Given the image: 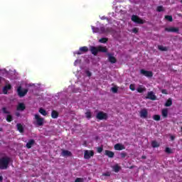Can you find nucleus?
Masks as SVG:
<instances>
[{"mask_svg":"<svg viewBox=\"0 0 182 182\" xmlns=\"http://www.w3.org/2000/svg\"><path fill=\"white\" fill-rule=\"evenodd\" d=\"M12 159L9 156H3L0 158V170H6L9 168V163Z\"/></svg>","mask_w":182,"mask_h":182,"instance_id":"obj_1","label":"nucleus"},{"mask_svg":"<svg viewBox=\"0 0 182 182\" xmlns=\"http://www.w3.org/2000/svg\"><path fill=\"white\" fill-rule=\"evenodd\" d=\"M90 50L92 53V55H94V56H97V53L99 52H101L102 53H107V48L106 47H103L102 46H99L98 47L91 46L90 47Z\"/></svg>","mask_w":182,"mask_h":182,"instance_id":"obj_2","label":"nucleus"},{"mask_svg":"<svg viewBox=\"0 0 182 182\" xmlns=\"http://www.w3.org/2000/svg\"><path fill=\"white\" fill-rule=\"evenodd\" d=\"M35 122H34V124L36 126H38V127H41L42 126H43V124H45V119L41 117V115L36 114L35 116Z\"/></svg>","mask_w":182,"mask_h":182,"instance_id":"obj_3","label":"nucleus"},{"mask_svg":"<svg viewBox=\"0 0 182 182\" xmlns=\"http://www.w3.org/2000/svg\"><path fill=\"white\" fill-rule=\"evenodd\" d=\"M108 117L109 115H107V113L103 111H100L96 115V119L98 120H107Z\"/></svg>","mask_w":182,"mask_h":182,"instance_id":"obj_4","label":"nucleus"},{"mask_svg":"<svg viewBox=\"0 0 182 182\" xmlns=\"http://www.w3.org/2000/svg\"><path fill=\"white\" fill-rule=\"evenodd\" d=\"M1 110L4 114H7L6 118V122H8V123H11V122L14 120V117L11 115V112L7 111L6 107H4Z\"/></svg>","mask_w":182,"mask_h":182,"instance_id":"obj_5","label":"nucleus"},{"mask_svg":"<svg viewBox=\"0 0 182 182\" xmlns=\"http://www.w3.org/2000/svg\"><path fill=\"white\" fill-rule=\"evenodd\" d=\"M93 156H95V151L92 150H85L84 152V159L85 160H89Z\"/></svg>","mask_w":182,"mask_h":182,"instance_id":"obj_6","label":"nucleus"},{"mask_svg":"<svg viewBox=\"0 0 182 182\" xmlns=\"http://www.w3.org/2000/svg\"><path fill=\"white\" fill-rule=\"evenodd\" d=\"M131 21H132V22H134L135 23H139L140 25H143V23H144V21L141 18H140L139 16L136 15H132Z\"/></svg>","mask_w":182,"mask_h":182,"instance_id":"obj_7","label":"nucleus"},{"mask_svg":"<svg viewBox=\"0 0 182 182\" xmlns=\"http://www.w3.org/2000/svg\"><path fill=\"white\" fill-rule=\"evenodd\" d=\"M89 52V48L87 46L80 47L78 51H75L74 55H83V53H86Z\"/></svg>","mask_w":182,"mask_h":182,"instance_id":"obj_8","label":"nucleus"},{"mask_svg":"<svg viewBox=\"0 0 182 182\" xmlns=\"http://www.w3.org/2000/svg\"><path fill=\"white\" fill-rule=\"evenodd\" d=\"M17 92L19 97H23L28 93V89H22V87H18L17 89Z\"/></svg>","mask_w":182,"mask_h":182,"instance_id":"obj_9","label":"nucleus"},{"mask_svg":"<svg viewBox=\"0 0 182 182\" xmlns=\"http://www.w3.org/2000/svg\"><path fill=\"white\" fill-rule=\"evenodd\" d=\"M140 74L143 75V76H145L146 77H153V72L152 71H148L144 69H141Z\"/></svg>","mask_w":182,"mask_h":182,"instance_id":"obj_10","label":"nucleus"},{"mask_svg":"<svg viewBox=\"0 0 182 182\" xmlns=\"http://www.w3.org/2000/svg\"><path fill=\"white\" fill-rule=\"evenodd\" d=\"M166 32H171L173 33H179V29L178 27H168V28H165Z\"/></svg>","mask_w":182,"mask_h":182,"instance_id":"obj_11","label":"nucleus"},{"mask_svg":"<svg viewBox=\"0 0 182 182\" xmlns=\"http://www.w3.org/2000/svg\"><path fill=\"white\" fill-rule=\"evenodd\" d=\"M139 114L141 119H147V116H149V112L147 111V109L144 108L140 111Z\"/></svg>","mask_w":182,"mask_h":182,"instance_id":"obj_12","label":"nucleus"},{"mask_svg":"<svg viewBox=\"0 0 182 182\" xmlns=\"http://www.w3.org/2000/svg\"><path fill=\"white\" fill-rule=\"evenodd\" d=\"M107 56H108V60L110 63L113 64L117 62V59H116L115 57L112 55V53H108Z\"/></svg>","mask_w":182,"mask_h":182,"instance_id":"obj_13","label":"nucleus"},{"mask_svg":"<svg viewBox=\"0 0 182 182\" xmlns=\"http://www.w3.org/2000/svg\"><path fill=\"white\" fill-rule=\"evenodd\" d=\"M25 109H26V106L23 102H19L16 107V110H18V112H23Z\"/></svg>","mask_w":182,"mask_h":182,"instance_id":"obj_14","label":"nucleus"},{"mask_svg":"<svg viewBox=\"0 0 182 182\" xmlns=\"http://www.w3.org/2000/svg\"><path fill=\"white\" fill-rule=\"evenodd\" d=\"M61 155L63 156V157H70V156H72V152L68 150L63 149Z\"/></svg>","mask_w":182,"mask_h":182,"instance_id":"obj_15","label":"nucleus"},{"mask_svg":"<svg viewBox=\"0 0 182 182\" xmlns=\"http://www.w3.org/2000/svg\"><path fill=\"white\" fill-rule=\"evenodd\" d=\"M146 99H150V100H156V99H157V97L155 96L154 92H149Z\"/></svg>","mask_w":182,"mask_h":182,"instance_id":"obj_16","label":"nucleus"},{"mask_svg":"<svg viewBox=\"0 0 182 182\" xmlns=\"http://www.w3.org/2000/svg\"><path fill=\"white\" fill-rule=\"evenodd\" d=\"M11 89H12V85H11L10 84H8L6 86H4L3 88L4 95H8V90H11Z\"/></svg>","mask_w":182,"mask_h":182,"instance_id":"obj_17","label":"nucleus"},{"mask_svg":"<svg viewBox=\"0 0 182 182\" xmlns=\"http://www.w3.org/2000/svg\"><path fill=\"white\" fill-rule=\"evenodd\" d=\"M114 149L115 150H124V149H126V147H124V145L122 144H116L114 146Z\"/></svg>","mask_w":182,"mask_h":182,"instance_id":"obj_18","label":"nucleus"},{"mask_svg":"<svg viewBox=\"0 0 182 182\" xmlns=\"http://www.w3.org/2000/svg\"><path fill=\"white\" fill-rule=\"evenodd\" d=\"M105 156H107L109 159H113L114 157V152L109 150H105Z\"/></svg>","mask_w":182,"mask_h":182,"instance_id":"obj_19","label":"nucleus"},{"mask_svg":"<svg viewBox=\"0 0 182 182\" xmlns=\"http://www.w3.org/2000/svg\"><path fill=\"white\" fill-rule=\"evenodd\" d=\"M35 144V139H30L26 145L27 149H32V146Z\"/></svg>","mask_w":182,"mask_h":182,"instance_id":"obj_20","label":"nucleus"},{"mask_svg":"<svg viewBox=\"0 0 182 182\" xmlns=\"http://www.w3.org/2000/svg\"><path fill=\"white\" fill-rule=\"evenodd\" d=\"M51 117L52 119H58V117H59V112L56 110H53L51 112Z\"/></svg>","mask_w":182,"mask_h":182,"instance_id":"obj_21","label":"nucleus"},{"mask_svg":"<svg viewBox=\"0 0 182 182\" xmlns=\"http://www.w3.org/2000/svg\"><path fill=\"white\" fill-rule=\"evenodd\" d=\"M161 113H162L163 117L166 118L167 117V116H168V109H162Z\"/></svg>","mask_w":182,"mask_h":182,"instance_id":"obj_22","label":"nucleus"},{"mask_svg":"<svg viewBox=\"0 0 182 182\" xmlns=\"http://www.w3.org/2000/svg\"><path fill=\"white\" fill-rule=\"evenodd\" d=\"M16 127L20 133H23V126L21 124H17Z\"/></svg>","mask_w":182,"mask_h":182,"instance_id":"obj_23","label":"nucleus"},{"mask_svg":"<svg viewBox=\"0 0 182 182\" xmlns=\"http://www.w3.org/2000/svg\"><path fill=\"white\" fill-rule=\"evenodd\" d=\"M171 105H173V100H171V98H169L168 100H167V101L165 103V107H170V106H171Z\"/></svg>","mask_w":182,"mask_h":182,"instance_id":"obj_24","label":"nucleus"},{"mask_svg":"<svg viewBox=\"0 0 182 182\" xmlns=\"http://www.w3.org/2000/svg\"><path fill=\"white\" fill-rule=\"evenodd\" d=\"M151 146L154 149H156V147H160V144H159V142H157V141H151Z\"/></svg>","mask_w":182,"mask_h":182,"instance_id":"obj_25","label":"nucleus"},{"mask_svg":"<svg viewBox=\"0 0 182 182\" xmlns=\"http://www.w3.org/2000/svg\"><path fill=\"white\" fill-rule=\"evenodd\" d=\"M158 49L159 50H161L162 52H167V50H168V48H167V47H164L163 46H158Z\"/></svg>","mask_w":182,"mask_h":182,"instance_id":"obj_26","label":"nucleus"},{"mask_svg":"<svg viewBox=\"0 0 182 182\" xmlns=\"http://www.w3.org/2000/svg\"><path fill=\"white\" fill-rule=\"evenodd\" d=\"M122 168L120 166H119V165H115L114 167H113V170L115 173H119L120 171V169Z\"/></svg>","mask_w":182,"mask_h":182,"instance_id":"obj_27","label":"nucleus"},{"mask_svg":"<svg viewBox=\"0 0 182 182\" xmlns=\"http://www.w3.org/2000/svg\"><path fill=\"white\" fill-rule=\"evenodd\" d=\"M165 153H166V154H173V149L169 147H166L165 149Z\"/></svg>","mask_w":182,"mask_h":182,"instance_id":"obj_28","label":"nucleus"},{"mask_svg":"<svg viewBox=\"0 0 182 182\" xmlns=\"http://www.w3.org/2000/svg\"><path fill=\"white\" fill-rule=\"evenodd\" d=\"M138 93H143V92H146V87H139L136 89Z\"/></svg>","mask_w":182,"mask_h":182,"instance_id":"obj_29","label":"nucleus"},{"mask_svg":"<svg viewBox=\"0 0 182 182\" xmlns=\"http://www.w3.org/2000/svg\"><path fill=\"white\" fill-rule=\"evenodd\" d=\"M38 112L43 116H46V114H48V113H46V110H45V109H43V108H40Z\"/></svg>","mask_w":182,"mask_h":182,"instance_id":"obj_30","label":"nucleus"},{"mask_svg":"<svg viewBox=\"0 0 182 182\" xmlns=\"http://www.w3.org/2000/svg\"><path fill=\"white\" fill-rule=\"evenodd\" d=\"M157 12H164V7L163 6H158L156 7Z\"/></svg>","mask_w":182,"mask_h":182,"instance_id":"obj_31","label":"nucleus"},{"mask_svg":"<svg viewBox=\"0 0 182 182\" xmlns=\"http://www.w3.org/2000/svg\"><path fill=\"white\" fill-rule=\"evenodd\" d=\"M92 29L94 33H99L100 29L97 27L92 26Z\"/></svg>","mask_w":182,"mask_h":182,"instance_id":"obj_32","label":"nucleus"},{"mask_svg":"<svg viewBox=\"0 0 182 182\" xmlns=\"http://www.w3.org/2000/svg\"><path fill=\"white\" fill-rule=\"evenodd\" d=\"M165 19H166V21H168V22H173V16L166 15L165 16Z\"/></svg>","mask_w":182,"mask_h":182,"instance_id":"obj_33","label":"nucleus"},{"mask_svg":"<svg viewBox=\"0 0 182 182\" xmlns=\"http://www.w3.org/2000/svg\"><path fill=\"white\" fill-rule=\"evenodd\" d=\"M107 41H109L107 38H102L100 39L99 42H100V43H106Z\"/></svg>","mask_w":182,"mask_h":182,"instance_id":"obj_34","label":"nucleus"},{"mask_svg":"<svg viewBox=\"0 0 182 182\" xmlns=\"http://www.w3.org/2000/svg\"><path fill=\"white\" fill-rule=\"evenodd\" d=\"M85 116L87 119H92V112L90 111H87L85 112Z\"/></svg>","mask_w":182,"mask_h":182,"instance_id":"obj_35","label":"nucleus"},{"mask_svg":"<svg viewBox=\"0 0 182 182\" xmlns=\"http://www.w3.org/2000/svg\"><path fill=\"white\" fill-rule=\"evenodd\" d=\"M154 120H156V122L160 121L161 117L159 114H155L153 117Z\"/></svg>","mask_w":182,"mask_h":182,"instance_id":"obj_36","label":"nucleus"},{"mask_svg":"<svg viewBox=\"0 0 182 182\" xmlns=\"http://www.w3.org/2000/svg\"><path fill=\"white\" fill-rule=\"evenodd\" d=\"M129 89H130V90H132V92H134V90H136V87H134V84H131L129 85Z\"/></svg>","mask_w":182,"mask_h":182,"instance_id":"obj_37","label":"nucleus"},{"mask_svg":"<svg viewBox=\"0 0 182 182\" xmlns=\"http://www.w3.org/2000/svg\"><path fill=\"white\" fill-rule=\"evenodd\" d=\"M75 182H85V181L83 180V178H77Z\"/></svg>","mask_w":182,"mask_h":182,"instance_id":"obj_38","label":"nucleus"},{"mask_svg":"<svg viewBox=\"0 0 182 182\" xmlns=\"http://www.w3.org/2000/svg\"><path fill=\"white\" fill-rule=\"evenodd\" d=\"M97 153H102V151H103V147L100 146L97 149Z\"/></svg>","mask_w":182,"mask_h":182,"instance_id":"obj_39","label":"nucleus"},{"mask_svg":"<svg viewBox=\"0 0 182 182\" xmlns=\"http://www.w3.org/2000/svg\"><path fill=\"white\" fill-rule=\"evenodd\" d=\"M85 73H86L87 76H88V77H90V76H92V73L89 70H86Z\"/></svg>","mask_w":182,"mask_h":182,"instance_id":"obj_40","label":"nucleus"},{"mask_svg":"<svg viewBox=\"0 0 182 182\" xmlns=\"http://www.w3.org/2000/svg\"><path fill=\"white\" fill-rule=\"evenodd\" d=\"M127 156V154L126 152L121 153V157L122 159H124Z\"/></svg>","mask_w":182,"mask_h":182,"instance_id":"obj_41","label":"nucleus"},{"mask_svg":"<svg viewBox=\"0 0 182 182\" xmlns=\"http://www.w3.org/2000/svg\"><path fill=\"white\" fill-rule=\"evenodd\" d=\"M132 32H133L134 33H137L139 32V28H134L132 29Z\"/></svg>","mask_w":182,"mask_h":182,"instance_id":"obj_42","label":"nucleus"},{"mask_svg":"<svg viewBox=\"0 0 182 182\" xmlns=\"http://www.w3.org/2000/svg\"><path fill=\"white\" fill-rule=\"evenodd\" d=\"M112 92H113L114 93H117V87H113L112 88Z\"/></svg>","mask_w":182,"mask_h":182,"instance_id":"obj_43","label":"nucleus"},{"mask_svg":"<svg viewBox=\"0 0 182 182\" xmlns=\"http://www.w3.org/2000/svg\"><path fill=\"white\" fill-rule=\"evenodd\" d=\"M103 176H105V177H110V173L109 172L105 173H103Z\"/></svg>","mask_w":182,"mask_h":182,"instance_id":"obj_44","label":"nucleus"},{"mask_svg":"<svg viewBox=\"0 0 182 182\" xmlns=\"http://www.w3.org/2000/svg\"><path fill=\"white\" fill-rule=\"evenodd\" d=\"M161 93H163V95H167V90H162Z\"/></svg>","mask_w":182,"mask_h":182,"instance_id":"obj_45","label":"nucleus"},{"mask_svg":"<svg viewBox=\"0 0 182 182\" xmlns=\"http://www.w3.org/2000/svg\"><path fill=\"white\" fill-rule=\"evenodd\" d=\"M100 31L101 32H102L103 33H105L106 31H105V28L104 27H101L100 28Z\"/></svg>","mask_w":182,"mask_h":182,"instance_id":"obj_46","label":"nucleus"},{"mask_svg":"<svg viewBox=\"0 0 182 182\" xmlns=\"http://www.w3.org/2000/svg\"><path fill=\"white\" fill-rule=\"evenodd\" d=\"M176 139L175 136H171V140L173 141Z\"/></svg>","mask_w":182,"mask_h":182,"instance_id":"obj_47","label":"nucleus"},{"mask_svg":"<svg viewBox=\"0 0 182 182\" xmlns=\"http://www.w3.org/2000/svg\"><path fill=\"white\" fill-rule=\"evenodd\" d=\"M2 180H4V178L2 176H0V182H1Z\"/></svg>","mask_w":182,"mask_h":182,"instance_id":"obj_48","label":"nucleus"},{"mask_svg":"<svg viewBox=\"0 0 182 182\" xmlns=\"http://www.w3.org/2000/svg\"><path fill=\"white\" fill-rule=\"evenodd\" d=\"M142 159H146V156H142Z\"/></svg>","mask_w":182,"mask_h":182,"instance_id":"obj_49","label":"nucleus"},{"mask_svg":"<svg viewBox=\"0 0 182 182\" xmlns=\"http://www.w3.org/2000/svg\"><path fill=\"white\" fill-rule=\"evenodd\" d=\"M16 116H19V114H16Z\"/></svg>","mask_w":182,"mask_h":182,"instance_id":"obj_50","label":"nucleus"},{"mask_svg":"<svg viewBox=\"0 0 182 182\" xmlns=\"http://www.w3.org/2000/svg\"><path fill=\"white\" fill-rule=\"evenodd\" d=\"M181 132H182V127H181Z\"/></svg>","mask_w":182,"mask_h":182,"instance_id":"obj_51","label":"nucleus"},{"mask_svg":"<svg viewBox=\"0 0 182 182\" xmlns=\"http://www.w3.org/2000/svg\"><path fill=\"white\" fill-rule=\"evenodd\" d=\"M0 83H1V77H0Z\"/></svg>","mask_w":182,"mask_h":182,"instance_id":"obj_52","label":"nucleus"}]
</instances>
